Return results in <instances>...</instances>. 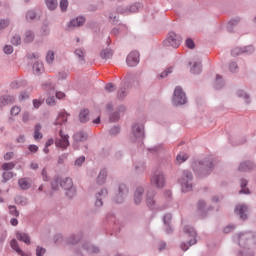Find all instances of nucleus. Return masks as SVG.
I'll return each mask as SVG.
<instances>
[{
	"instance_id": "nucleus-30",
	"label": "nucleus",
	"mask_w": 256,
	"mask_h": 256,
	"mask_svg": "<svg viewBox=\"0 0 256 256\" xmlns=\"http://www.w3.org/2000/svg\"><path fill=\"white\" fill-rule=\"evenodd\" d=\"M45 60H46L47 64H52L54 62V60H55V53H54V51L49 50L47 52V54H46Z\"/></svg>"
},
{
	"instance_id": "nucleus-32",
	"label": "nucleus",
	"mask_w": 256,
	"mask_h": 256,
	"mask_svg": "<svg viewBox=\"0 0 256 256\" xmlns=\"http://www.w3.org/2000/svg\"><path fill=\"white\" fill-rule=\"evenodd\" d=\"M189 156L185 153H179L176 157V161L178 164H182L188 160Z\"/></svg>"
},
{
	"instance_id": "nucleus-14",
	"label": "nucleus",
	"mask_w": 256,
	"mask_h": 256,
	"mask_svg": "<svg viewBox=\"0 0 256 256\" xmlns=\"http://www.w3.org/2000/svg\"><path fill=\"white\" fill-rule=\"evenodd\" d=\"M16 239L20 242L25 243L26 245L31 244V239L29 235L25 232H16Z\"/></svg>"
},
{
	"instance_id": "nucleus-3",
	"label": "nucleus",
	"mask_w": 256,
	"mask_h": 256,
	"mask_svg": "<svg viewBox=\"0 0 256 256\" xmlns=\"http://www.w3.org/2000/svg\"><path fill=\"white\" fill-rule=\"evenodd\" d=\"M150 182L153 187L158 189L163 188L166 184L163 172L160 170L155 171L150 178Z\"/></svg>"
},
{
	"instance_id": "nucleus-57",
	"label": "nucleus",
	"mask_w": 256,
	"mask_h": 256,
	"mask_svg": "<svg viewBox=\"0 0 256 256\" xmlns=\"http://www.w3.org/2000/svg\"><path fill=\"white\" fill-rule=\"evenodd\" d=\"M206 206V202L204 200H199L197 203L198 210H203Z\"/></svg>"
},
{
	"instance_id": "nucleus-22",
	"label": "nucleus",
	"mask_w": 256,
	"mask_h": 256,
	"mask_svg": "<svg viewBox=\"0 0 256 256\" xmlns=\"http://www.w3.org/2000/svg\"><path fill=\"white\" fill-rule=\"evenodd\" d=\"M73 139L75 142H84L88 139V135L85 132H77L74 134Z\"/></svg>"
},
{
	"instance_id": "nucleus-1",
	"label": "nucleus",
	"mask_w": 256,
	"mask_h": 256,
	"mask_svg": "<svg viewBox=\"0 0 256 256\" xmlns=\"http://www.w3.org/2000/svg\"><path fill=\"white\" fill-rule=\"evenodd\" d=\"M193 175L189 171H183L181 178L179 179V183L181 185L183 192H190L193 188L192 184Z\"/></svg>"
},
{
	"instance_id": "nucleus-16",
	"label": "nucleus",
	"mask_w": 256,
	"mask_h": 256,
	"mask_svg": "<svg viewBox=\"0 0 256 256\" xmlns=\"http://www.w3.org/2000/svg\"><path fill=\"white\" fill-rule=\"evenodd\" d=\"M132 132L135 138H143L144 137V127L138 124L132 127Z\"/></svg>"
},
{
	"instance_id": "nucleus-27",
	"label": "nucleus",
	"mask_w": 256,
	"mask_h": 256,
	"mask_svg": "<svg viewBox=\"0 0 256 256\" xmlns=\"http://www.w3.org/2000/svg\"><path fill=\"white\" fill-rule=\"evenodd\" d=\"M14 102V97L11 96H2L0 97V106H6L9 103Z\"/></svg>"
},
{
	"instance_id": "nucleus-9",
	"label": "nucleus",
	"mask_w": 256,
	"mask_h": 256,
	"mask_svg": "<svg viewBox=\"0 0 256 256\" xmlns=\"http://www.w3.org/2000/svg\"><path fill=\"white\" fill-rule=\"evenodd\" d=\"M146 205L149 209H155L157 201L155 199V193L153 191H148L146 195Z\"/></svg>"
},
{
	"instance_id": "nucleus-5",
	"label": "nucleus",
	"mask_w": 256,
	"mask_h": 256,
	"mask_svg": "<svg viewBox=\"0 0 256 256\" xmlns=\"http://www.w3.org/2000/svg\"><path fill=\"white\" fill-rule=\"evenodd\" d=\"M172 103L175 106L185 105L187 103L186 94L181 87L175 88Z\"/></svg>"
},
{
	"instance_id": "nucleus-8",
	"label": "nucleus",
	"mask_w": 256,
	"mask_h": 256,
	"mask_svg": "<svg viewBox=\"0 0 256 256\" xmlns=\"http://www.w3.org/2000/svg\"><path fill=\"white\" fill-rule=\"evenodd\" d=\"M140 55L138 51H132L126 58V63L129 67H136L139 64Z\"/></svg>"
},
{
	"instance_id": "nucleus-58",
	"label": "nucleus",
	"mask_w": 256,
	"mask_h": 256,
	"mask_svg": "<svg viewBox=\"0 0 256 256\" xmlns=\"http://www.w3.org/2000/svg\"><path fill=\"white\" fill-rule=\"evenodd\" d=\"M41 105H42V101H40V100H38V99H34V100H33V107H34L35 109H39Z\"/></svg>"
},
{
	"instance_id": "nucleus-10",
	"label": "nucleus",
	"mask_w": 256,
	"mask_h": 256,
	"mask_svg": "<svg viewBox=\"0 0 256 256\" xmlns=\"http://www.w3.org/2000/svg\"><path fill=\"white\" fill-rule=\"evenodd\" d=\"M248 206L244 204L237 205L235 208V213L240 216V219L247 220Z\"/></svg>"
},
{
	"instance_id": "nucleus-53",
	"label": "nucleus",
	"mask_w": 256,
	"mask_h": 256,
	"mask_svg": "<svg viewBox=\"0 0 256 256\" xmlns=\"http://www.w3.org/2000/svg\"><path fill=\"white\" fill-rule=\"evenodd\" d=\"M28 150L31 153H37L38 150H39V147L37 145L31 144V145L28 146Z\"/></svg>"
},
{
	"instance_id": "nucleus-4",
	"label": "nucleus",
	"mask_w": 256,
	"mask_h": 256,
	"mask_svg": "<svg viewBox=\"0 0 256 256\" xmlns=\"http://www.w3.org/2000/svg\"><path fill=\"white\" fill-rule=\"evenodd\" d=\"M184 233L188 236V237H191L192 239L189 240L188 244H181V249L183 251H187L189 249V247L193 246V245H196L197 244V240H196V237H197V233L195 231V229L193 227H190V226H186L184 228Z\"/></svg>"
},
{
	"instance_id": "nucleus-7",
	"label": "nucleus",
	"mask_w": 256,
	"mask_h": 256,
	"mask_svg": "<svg viewBox=\"0 0 256 256\" xmlns=\"http://www.w3.org/2000/svg\"><path fill=\"white\" fill-rule=\"evenodd\" d=\"M70 145L69 135L63 133L62 130L59 131V138L55 140V146L57 148L66 149Z\"/></svg>"
},
{
	"instance_id": "nucleus-20",
	"label": "nucleus",
	"mask_w": 256,
	"mask_h": 256,
	"mask_svg": "<svg viewBox=\"0 0 256 256\" xmlns=\"http://www.w3.org/2000/svg\"><path fill=\"white\" fill-rule=\"evenodd\" d=\"M42 126L40 124H36L34 128V140L39 141L43 139V133L41 132Z\"/></svg>"
},
{
	"instance_id": "nucleus-38",
	"label": "nucleus",
	"mask_w": 256,
	"mask_h": 256,
	"mask_svg": "<svg viewBox=\"0 0 256 256\" xmlns=\"http://www.w3.org/2000/svg\"><path fill=\"white\" fill-rule=\"evenodd\" d=\"M213 168V163L210 162L209 164H200V170L201 172H206L209 170H211Z\"/></svg>"
},
{
	"instance_id": "nucleus-44",
	"label": "nucleus",
	"mask_w": 256,
	"mask_h": 256,
	"mask_svg": "<svg viewBox=\"0 0 256 256\" xmlns=\"http://www.w3.org/2000/svg\"><path fill=\"white\" fill-rule=\"evenodd\" d=\"M59 184H60V179H54L52 182H51V186H52V190L56 191L59 189Z\"/></svg>"
},
{
	"instance_id": "nucleus-2",
	"label": "nucleus",
	"mask_w": 256,
	"mask_h": 256,
	"mask_svg": "<svg viewBox=\"0 0 256 256\" xmlns=\"http://www.w3.org/2000/svg\"><path fill=\"white\" fill-rule=\"evenodd\" d=\"M182 38L175 32H169L167 38L163 41L165 47H172L178 49L181 46Z\"/></svg>"
},
{
	"instance_id": "nucleus-59",
	"label": "nucleus",
	"mask_w": 256,
	"mask_h": 256,
	"mask_svg": "<svg viewBox=\"0 0 256 256\" xmlns=\"http://www.w3.org/2000/svg\"><path fill=\"white\" fill-rule=\"evenodd\" d=\"M46 104L49 105V106H54L55 104V98L54 97H48L46 99Z\"/></svg>"
},
{
	"instance_id": "nucleus-48",
	"label": "nucleus",
	"mask_w": 256,
	"mask_h": 256,
	"mask_svg": "<svg viewBox=\"0 0 256 256\" xmlns=\"http://www.w3.org/2000/svg\"><path fill=\"white\" fill-rule=\"evenodd\" d=\"M84 162H85V156H81L75 160V166L81 167Z\"/></svg>"
},
{
	"instance_id": "nucleus-52",
	"label": "nucleus",
	"mask_w": 256,
	"mask_h": 256,
	"mask_svg": "<svg viewBox=\"0 0 256 256\" xmlns=\"http://www.w3.org/2000/svg\"><path fill=\"white\" fill-rule=\"evenodd\" d=\"M46 253V249L43 247H37L36 248V256H42Z\"/></svg>"
},
{
	"instance_id": "nucleus-60",
	"label": "nucleus",
	"mask_w": 256,
	"mask_h": 256,
	"mask_svg": "<svg viewBox=\"0 0 256 256\" xmlns=\"http://www.w3.org/2000/svg\"><path fill=\"white\" fill-rule=\"evenodd\" d=\"M229 69H230L231 72H236L237 69H238L237 63L232 62V63L230 64V66H229Z\"/></svg>"
},
{
	"instance_id": "nucleus-35",
	"label": "nucleus",
	"mask_w": 256,
	"mask_h": 256,
	"mask_svg": "<svg viewBox=\"0 0 256 256\" xmlns=\"http://www.w3.org/2000/svg\"><path fill=\"white\" fill-rule=\"evenodd\" d=\"M15 168V163L13 162H7V163H3L1 166V169L3 171H11Z\"/></svg>"
},
{
	"instance_id": "nucleus-39",
	"label": "nucleus",
	"mask_w": 256,
	"mask_h": 256,
	"mask_svg": "<svg viewBox=\"0 0 256 256\" xmlns=\"http://www.w3.org/2000/svg\"><path fill=\"white\" fill-rule=\"evenodd\" d=\"M68 5H69L68 0H61V1H60V9H61V11H62V12L67 11Z\"/></svg>"
},
{
	"instance_id": "nucleus-50",
	"label": "nucleus",
	"mask_w": 256,
	"mask_h": 256,
	"mask_svg": "<svg viewBox=\"0 0 256 256\" xmlns=\"http://www.w3.org/2000/svg\"><path fill=\"white\" fill-rule=\"evenodd\" d=\"M172 220V214L168 213L164 215L163 221L164 224L169 225Z\"/></svg>"
},
{
	"instance_id": "nucleus-34",
	"label": "nucleus",
	"mask_w": 256,
	"mask_h": 256,
	"mask_svg": "<svg viewBox=\"0 0 256 256\" xmlns=\"http://www.w3.org/2000/svg\"><path fill=\"white\" fill-rule=\"evenodd\" d=\"M21 113V107L15 105L10 109V116L11 117H16L18 115H20Z\"/></svg>"
},
{
	"instance_id": "nucleus-62",
	"label": "nucleus",
	"mask_w": 256,
	"mask_h": 256,
	"mask_svg": "<svg viewBox=\"0 0 256 256\" xmlns=\"http://www.w3.org/2000/svg\"><path fill=\"white\" fill-rule=\"evenodd\" d=\"M138 11H139V4H134V5L130 6V12L136 13Z\"/></svg>"
},
{
	"instance_id": "nucleus-23",
	"label": "nucleus",
	"mask_w": 256,
	"mask_h": 256,
	"mask_svg": "<svg viewBox=\"0 0 256 256\" xmlns=\"http://www.w3.org/2000/svg\"><path fill=\"white\" fill-rule=\"evenodd\" d=\"M254 168V164L252 162H243L239 166V171L248 172Z\"/></svg>"
},
{
	"instance_id": "nucleus-11",
	"label": "nucleus",
	"mask_w": 256,
	"mask_h": 256,
	"mask_svg": "<svg viewBox=\"0 0 256 256\" xmlns=\"http://www.w3.org/2000/svg\"><path fill=\"white\" fill-rule=\"evenodd\" d=\"M128 194V188L125 184H120L119 186V193L116 197V203H122L124 201V198Z\"/></svg>"
},
{
	"instance_id": "nucleus-46",
	"label": "nucleus",
	"mask_w": 256,
	"mask_h": 256,
	"mask_svg": "<svg viewBox=\"0 0 256 256\" xmlns=\"http://www.w3.org/2000/svg\"><path fill=\"white\" fill-rule=\"evenodd\" d=\"M105 90L109 93L113 92L116 90V87L113 83H108L105 85Z\"/></svg>"
},
{
	"instance_id": "nucleus-49",
	"label": "nucleus",
	"mask_w": 256,
	"mask_h": 256,
	"mask_svg": "<svg viewBox=\"0 0 256 256\" xmlns=\"http://www.w3.org/2000/svg\"><path fill=\"white\" fill-rule=\"evenodd\" d=\"M3 51L6 55H11L13 53V47L11 45H6L3 48Z\"/></svg>"
},
{
	"instance_id": "nucleus-15",
	"label": "nucleus",
	"mask_w": 256,
	"mask_h": 256,
	"mask_svg": "<svg viewBox=\"0 0 256 256\" xmlns=\"http://www.w3.org/2000/svg\"><path fill=\"white\" fill-rule=\"evenodd\" d=\"M69 114L66 111H61L59 112L56 121H55V125H63L67 122Z\"/></svg>"
},
{
	"instance_id": "nucleus-33",
	"label": "nucleus",
	"mask_w": 256,
	"mask_h": 256,
	"mask_svg": "<svg viewBox=\"0 0 256 256\" xmlns=\"http://www.w3.org/2000/svg\"><path fill=\"white\" fill-rule=\"evenodd\" d=\"M46 1V6L48 7V9L50 10H54L57 8L58 6V1L57 0H45Z\"/></svg>"
},
{
	"instance_id": "nucleus-37",
	"label": "nucleus",
	"mask_w": 256,
	"mask_h": 256,
	"mask_svg": "<svg viewBox=\"0 0 256 256\" xmlns=\"http://www.w3.org/2000/svg\"><path fill=\"white\" fill-rule=\"evenodd\" d=\"M11 44L14 46H19L21 44V37L19 35H15L11 39Z\"/></svg>"
},
{
	"instance_id": "nucleus-36",
	"label": "nucleus",
	"mask_w": 256,
	"mask_h": 256,
	"mask_svg": "<svg viewBox=\"0 0 256 256\" xmlns=\"http://www.w3.org/2000/svg\"><path fill=\"white\" fill-rule=\"evenodd\" d=\"M14 177V173L10 171L3 172L2 178L4 182L11 180Z\"/></svg>"
},
{
	"instance_id": "nucleus-29",
	"label": "nucleus",
	"mask_w": 256,
	"mask_h": 256,
	"mask_svg": "<svg viewBox=\"0 0 256 256\" xmlns=\"http://www.w3.org/2000/svg\"><path fill=\"white\" fill-rule=\"evenodd\" d=\"M113 56V52L109 49L102 50L100 53V57L104 60H108Z\"/></svg>"
},
{
	"instance_id": "nucleus-31",
	"label": "nucleus",
	"mask_w": 256,
	"mask_h": 256,
	"mask_svg": "<svg viewBox=\"0 0 256 256\" xmlns=\"http://www.w3.org/2000/svg\"><path fill=\"white\" fill-rule=\"evenodd\" d=\"M248 185V181L246 179L241 180V190H240V194H250V190L248 188H246Z\"/></svg>"
},
{
	"instance_id": "nucleus-17",
	"label": "nucleus",
	"mask_w": 256,
	"mask_h": 256,
	"mask_svg": "<svg viewBox=\"0 0 256 256\" xmlns=\"http://www.w3.org/2000/svg\"><path fill=\"white\" fill-rule=\"evenodd\" d=\"M107 195H108L107 189H102L101 192H98L96 195L97 200L95 202V206L102 207L103 206L102 197H106Z\"/></svg>"
},
{
	"instance_id": "nucleus-40",
	"label": "nucleus",
	"mask_w": 256,
	"mask_h": 256,
	"mask_svg": "<svg viewBox=\"0 0 256 256\" xmlns=\"http://www.w3.org/2000/svg\"><path fill=\"white\" fill-rule=\"evenodd\" d=\"M21 118L23 123H28L30 121V113L27 111H24L21 115Z\"/></svg>"
},
{
	"instance_id": "nucleus-51",
	"label": "nucleus",
	"mask_w": 256,
	"mask_h": 256,
	"mask_svg": "<svg viewBox=\"0 0 256 256\" xmlns=\"http://www.w3.org/2000/svg\"><path fill=\"white\" fill-rule=\"evenodd\" d=\"M173 72V68H168L167 70H165L164 72H162L160 74V78H166L168 77L169 74H171Z\"/></svg>"
},
{
	"instance_id": "nucleus-56",
	"label": "nucleus",
	"mask_w": 256,
	"mask_h": 256,
	"mask_svg": "<svg viewBox=\"0 0 256 256\" xmlns=\"http://www.w3.org/2000/svg\"><path fill=\"white\" fill-rule=\"evenodd\" d=\"M41 176H42V178H43V181H45V182L49 181V177H48V175H47V170H46V168H43V169H42V171H41Z\"/></svg>"
},
{
	"instance_id": "nucleus-25",
	"label": "nucleus",
	"mask_w": 256,
	"mask_h": 256,
	"mask_svg": "<svg viewBox=\"0 0 256 256\" xmlns=\"http://www.w3.org/2000/svg\"><path fill=\"white\" fill-rule=\"evenodd\" d=\"M79 120L81 123H87L89 121V110L84 109L79 113Z\"/></svg>"
},
{
	"instance_id": "nucleus-43",
	"label": "nucleus",
	"mask_w": 256,
	"mask_h": 256,
	"mask_svg": "<svg viewBox=\"0 0 256 256\" xmlns=\"http://www.w3.org/2000/svg\"><path fill=\"white\" fill-rule=\"evenodd\" d=\"M9 25H10L9 20H5V19L0 20V30H4V29L8 28Z\"/></svg>"
},
{
	"instance_id": "nucleus-21",
	"label": "nucleus",
	"mask_w": 256,
	"mask_h": 256,
	"mask_svg": "<svg viewBox=\"0 0 256 256\" xmlns=\"http://www.w3.org/2000/svg\"><path fill=\"white\" fill-rule=\"evenodd\" d=\"M18 185L22 190H28L31 187V182L27 178H21L18 180Z\"/></svg>"
},
{
	"instance_id": "nucleus-19",
	"label": "nucleus",
	"mask_w": 256,
	"mask_h": 256,
	"mask_svg": "<svg viewBox=\"0 0 256 256\" xmlns=\"http://www.w3.org/2000/svg\"><path fill=\"white\" fill-rule=\"evenodd\" d=\"M107 176H108L107 170L102 169V170L99 172V175H98V177H97V184H98V185H103V184H105Z\"/></svg>"
},
{
	"instance_id": "nucleus-12",
	"label": "nucleus",
	"mask_w": 256,
	"mask_h": 256,
	"mask_svg": "<svg viewBox=\"0 0 256 256\" xmlns=\"http://www.w3.org/2000/svg\"><path fill=\"white\" fill-rule=\"evenodd\" d=\"M11 248L17 253L19 256H30V253H25L20 247L19 243L16 239H12L10 242Z\"/></svg>"
},
{
	"instance_id": "nucleus-6",
	"label": "nucleus",
	"mask_w": 256,
	"mask_h": 256,
	"mask_svg": "<svg viewBox=\"0 0 256 256\" xmlns=\"http://www.w3.org/2000/svg\"><path fill=\"white\" fill-rule=\"evenodd\" d=\"M60 187L66 191V196L72 198L76 194V190L73 187V181L71 178H65L60 182Z\"/></svg>"
},
{
	"instance_id": "nucleus-41",
	"label": "nucleus",
	"mask_w": 256,
	"mask_h": 256,
	"mask_svg": "<svg viewBox=\"0 0 256 256\" xmlns=\"http://www.w3.org/2000/svg\"><path fill=\"white\" fill-rule=\"evenodd\" d=\"M75 55L78 56L80 62H84V52L81 49L75 50Z\"/></svg>"
},
{
	"instance_id": "nucleus-24",
	"label": "nucleus",
	"mask_w": 256,
	"mask_h": 256,
	"mask_svg": "<svg viewBox=\"0 0 256 256\" xmlns=\"http://www.w3.org/2000/svg\"><path fill=\"white\" fill-rule=\"evenodd\" d=\"M33 72L35 75H39L40 73L44 72V65L42 62H35L33 64Z\"/></svg>"
},
{
	"instance_id": "nucleus-18",
	"label": "nucleus",
	"mask_w": 256,
	"mask_h": 256,
	"mask_svg": "<svg viewBox=\"0 0 256 256\" xmlns=\"http://www.w3.org/2000/svg\"><path fill=\"white\" fill-rule=\"evenodd\" d=\"M85 23V18L84 17H77L76 19H73L69 23V28L72 27H81Z\"/></svg>"
},
{
	"instance_id": "nucleus-63",
	"label": "nucleus",
	"mask_w": 256,
	"mask_h": 256,
	"mask_svg": "<svg viewBox=\"0 0 256 256\" xmlns=\"http://www.w3.org/2000/svg\"><path fill=\"white\" fill-rule=\"evenodd\" d=\"M232 56H239L242 53V50L240 48H235L232 50Z\"/></svg>"
},
{
	"instance_id": "nucleus-42",
	"label": "nucleus",
	"mask_w": 256,
	"mask_h": 256,
	"mask_svg": "<svg viewBox=\"0 0 256 256\" xmlns=\"http://www.w3.org/2000/svg\"><path fill=\"white\" fill-rule=\"evenodd\" d=\"M9 213L14 217L19 216V211L17 210L16 206H9Z\"/></svg>"
},
{
	"instance_id": "nucleus-54",
	"label": "nucleus",
	"mask_w": 256,
	"mask_h": 256,
	"mask_svg": "<svg viewBox=\"0 0 256 256\" xmlns=\"http://www.w3.org/2000/svg\"><path fill=\"white\" fill-rule=\"evenodd\" d=\"M14 157V153L13 152H7L6 154H4L3 159L5 161H10L11 159H13Z\"/></svg>"
},
{
	"instance_id": "nucleus-13",
	"label": "nucleus",
	"mask_w": 256,
	"mask_h": 256,
	"mask_svg": "<svg viewBox=\"0 0 256 256\" xmlns=\"http://www.w3.org/2000/svg\"><path fill=\"white\" fill-rule=\"evenodd\" d=\"M143 194H144V188L143 187H137L134 192V203L136 205H139L143 201Z\"/></svg>"
},
{
	"instance_id": "nucleus-61",
	"label": "nucleus",
	"mask_w": 256,
	"mask_h": 256,
	"mask_svg": "<svg viewBox=\"0 0 256 256\" xmlns=\"http://www.w3.org/2000/svg\"><path fill=\"white\" fill-rule=\"evenodd\" d=\"M29 98V94L27 92H23L19 95V101H23Z\"/></svg>"
},
{
	"instance_id": "nucleus-45",
	"label": "nucleus",
	"mask_w": 256,
	"mask_h": 256,
	"mask_svg": "<svg viewBox=\"0 0 256 256\" xmlns=\"http://www.w3.org/2000/svg\"><path fill=\"white\" fill-rule=\"evenodd\" d=\"M36 18V13L34 11H28L26 14V20L32 21Z\"/></svg>"
},
{
	"instance_id": "nucleus-55",
	"label": "nucleus",
	"mask_w": 256,
	"mask_h": 256,
	"mask_svg": "<svg viewBox=\"0 0 256 256\" xmlns=\"http://www.w3.org/2000/svg\"><path fill=\"white\" fill-rule=\"evenodd\" d=\"M119 119H120L119 113H113V114L110 116V121H111V122H117V121H119Z\"/></svg>"
},
{
	"instance_id": "nucleus-26",
	"label": "nucleus",
	"mask_w": 256,
	"mask_h": 256,
	"mask_svg": "<svg viewBox=\"0 0 256 256\" xmlns=\"http://www.w3.org/2000/svg\"><path fill=\"white\" fill-rule=\"evenodd\" d=\"M34 33L32 31H26L24 34V43L29 44L34 41Z\"/></svg>"
},
{
	"instance_id": "nucleus-64",
	"label": "nucleus",
	"mask_w": 256,
	"mask_h": 256,
	"mask_svg": "<svg viewBox=\"0 0 256 256\" xmlns=\"http://www.w3.org/2000/svg\"><path fill=\"white\" fill-rule=\"evenodd\" d=\"M55 97L58 100H62L63 98H65V93L64 92H56Z\"/></svg>"
},
{
	"instance_id": "nucleus-28",
	"label": "nucleus",
	"mask_w": 256,
	"mask_h": 256,
	"mask_svg": "<svg viewBox=\"0 0 256 256\" xmlns=\"http://www.w3.org/2000/svg\"><path fill=\"white\" fill-rule=\"evenodd\" d=\"M202 71V66L200 62H193L191 73L193 74H200Z\"/></svg>"
},
{
	"instance_id": "nucleus-47",
	"label": "nucleus",
	"mask_w": 256,
	"mask_h": 256,
	"mask_svg": "<svg viewBox=\"0 0 256 256\" xmlns=\"http://www.w3.org/2000/svg\"><path fill=\"white\" fill-rule=\"evenodd\" d=\"M186 47L188 49H194L195 48V42L192 39H187L185 41Z\"/></svg>"
}]
</instances>
